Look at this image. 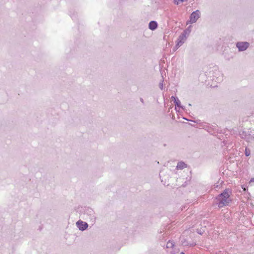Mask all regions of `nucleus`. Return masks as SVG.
<instances>
[{"label":"nucleus","instance_id":"1","mask_svg":"<svg viewBox=\"0 0 254 254\" xmlns=\"http://www.w3.org/2000/svg\"><path fill=\"white\" fill-rule=\"evenodd\" d=\"M231 190L229 189H226L221 193L219 194L216 197L218 201L217 205L219 208L228 205L231 202L230 198Z\"/></svg>","mask_w":254,"mask_h":254},{"label":"nucleus","instance_id":"2","mask_svg":"<svg viewBox=\"0 0 254 254\" xmlns=\"http://www.w3.org/2000/svg\"><path fill=\"white\" fill-rule=\"evenodd\" d=\"M200 17V12L199 10L193 11L190 16V20L187 23L193 24L195 23Z\"/></svg>","mask_w":254,"mask_h":254},{"label":"nucleus","instance_id":"3","mask_svg":"<svg viewBox=\"0 0 254 254\" xmlns=\"http://www.w3.org/2000/svg\"><path fill=\"white\" fill-rule=\"evenodd\" d=\"M84 215L86 217V219H89L92 222H95L96 220V216L95 215V213L92 209L90 208L86 209Z\"/></svg>","mask_w":254,"mask_h":254},{"label":"nucleus","instance_id":"4","mask_svg":"<svg viewBox=\"0 0 254 254\" xmlns=\"http://www.w3.org/2000/svg\"><path fill=\"white\" fill-rule=\"evenodd\" d=\"M236 46L239 52H243L249 48L250 43L248 42H238Z\"/></svg>","mask_w":254,"mask_h":254},{"label":"nucleus","instance_id":"5","mask_svg":"<svg viewBox=\"0 0 254 254\" xmlns=\"http://www.w3.org/2000/svg\"><path fill=\"white\" fill-rule=\"evenodd\" d=\"M187 38V36L182 33L178 39L177 43L175 47V49H178L181 47L185 43Z\"/></svg>","mask_w":254,"mask_h":254},{"label":"nucleus","instance_id":"6","mask_svg":"<svg viewBox=\"0 0 254 254\" xmlns=\"http://www.w3.org/2000/svg\"><path fill=\"white\" fill-rule=\"evenodd\" d=\"M76 225L79 230L82 231L87 229L88 227V225L86 222H83L80 220L76 222Z\"/></svg>","mask_w":254,"mask_h":254},{"label":"nucleus","instance_id":"7","mask_svg":"<svg viewBox=\"0 0 254 254\" xmlns=\"http://www.w3.org/2000/svg\"><path fill=\"white\" fill-rule=\"evenodd\" d=\"M171 99L176 106L184 109V107L181 105V102L177 97L172 96Z\"/></svg>","mask_w":254,"mask_h":254},{"label":"nucleus","instance_id":"8","mask_svg":"<svg viewBox=\"0 0 254 254\" xmlns=\"http://www.w3.org/2000/svg\"><path fill=\"white\" fill-rule=\"evenodd\" d=\"M158 27V23L155 21H151L149 23L148 27L151 30H155Z\"/></svg>","mask_w":254,"mask_h":254},{"label":"nucleus","instance_id":"9","mask_svg":"<svg viewBox=\"0 0 254 254\" xmlns=\"http://www.w3.org/2000/svg\"><path fill=\"white\" fill-rule=\"evenodd\" d=\"M187 166L186 164L184 162H179L177 166V168L178 169H183L186 168Z\"/></svg>","mask_w":254,"mask_h":254},{"label":"nucleus","instance_id":"10","mask_svg":"<svg viewBox=\"0 0 254 254\" xmlns=\"http://www.w3.org/2000/svg\"><path fill=\"white\" fill-rule=\"evenodd\" d=\"M191 31V26L188 27L187 29H186L183 32L184 34L186 35L187 36H189Z\"/></svg>","mask_w":254,"mask_h":254},{"label":"nucleus","instance_id":"11","mask_svg":"<svg viewBox=\"0 0 254 254\" xmlns=\"http://www.w3.org/2000/svg\"><path fill=\"white\" fill-rule=\"evenodd\" d=\"M240 135L242 138L248 139L249 137H248V136L250 135V134H247L245 132L243 131L242 133L240 134Z\"/></svg>","mask_w":254,"mask_h":254},{"label":"nucleus","instance_id":"12","mask_svg":"<svg viewBox=\"0 0 254 254\" xmlns=\"http://www.w3.org/2000/svg\"><path fill=\"white\" fill-rule=\"evenodd\" d=\"M174 244L173 242H168L167 244V248H172L174 246Z\"/></svg>","mask_w":254,"mask_h":254},{"label":"nucleus","instance_id":"13","mask_svg":"<svg viewBox=\"0 0 254 254\" xmlns=\"http://www.w3.org/2000/svg\"><path fill=\"white\" fill-rule=\"evenodd\" d=\"M245 155L246 156H249L251 154V151L249 149H248L247 148H246L245 149Z\"/></svg>","mask_w":254,"mask_h":254},{"label":"nucleus","instance_id":"14","mask_svg":"<svg viewBox=\"0 0 254 254\" xmlns=\"http://www.w3.org/2000/svg\"><path fill=\"white\" fill-rule=\"evenodd\" d=\"M163 81L162 80L161 82L159 83V88L161 90L163 89Z\"/></svg>","mask_w":254,"mask_h":254},{"label":"nucleus","instance_id":"15","mask_svg":"<svg viewBox=\"0 0 254 254\" xmlns=\"http://www.w3.org/2000/svg\"><path fill=\"white\" fill-rule=\"evenodd\" d=\"M140 101L143 104H144V102L142 98H140Z\"/></svg>","mask_w":254,"mask_h":254},{"label":"nucleus","instance_id":"16","mask_svg":"<svg viewBox=\"0 0 254 254\" xmlns=\"http://www.w3.org/2000/svg\"><path fill=\"white\" fill-rule=\"evenodd\" d=\"M251 182H254V178H252L251 180Z\"/></svg>","mask_w":254,"mask_h":254},{"label":"nucleus","instance_id":"17","mask_svg":"<svg viewBox=\"0 0 254 254\" xmlns=\"http://www.w3.org/2000/svg\"><path fill=\"white\" fill-rule=\"evenodd\" d=\"M71 17L73 19V16H71Z\"/></svg>","mask_w":254,"mask_h":254}]
</instances>
